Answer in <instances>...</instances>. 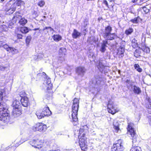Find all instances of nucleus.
Instances as JSON below:
<instances>
[{
  "mask_svg": "<svg viewBox=\"0 0 151 151\" xmlns=\"http://www.w3.org/2000/svg\"><path fill=\"white\" fill-rule=\"evenodd\" d=\"M43 55L41 54H39L37 56V58L38 59H41L43 57Z\"/></svg>",
  "mask_w": 151,
  "mask_h": 151,
  "instance_id": "obj_48",
  "label": "nucleus"
},
{
  "mask_svg": "<svg viewBox=\"0 0 151 151\" xmlns=\"http://www.w3.org/2000/svg\"><path fill=\"white\" fill-rule=\"evenodd\" d=\"M27 22V20L24 18H21L19 21V23L20 25L24 26L25 25Z\"/></svg>",
  "mask_w": 151,
  "mask_h": 151,
  "instance_id": "obj_25",
  "label": "nucleus"
},
{
  "mask_svg": "<svg viewBox=\"0 0 151 151\" xmlns=\"http://www.w3.org/2000/svg\"><path fill=\"white\" fill-rule=\"evenodd\" d=\"M139 19V17H137L136 18H135L133 19H131L130 21L132 22V23L134 24L137 23H138V19Z\"/></svg>",
  "mask_w": 151,
  "mask_h": 151,
  "instance_id": "obj_37",
  "label": "nucleus"
},
{
  "mask_svg": "<svg viewBox=\"0 0 151 151\" xmlns=\"http://www.w3.org/2000/svg\"><path fill=\"white\" fill-rule=\"evenodd\" d=\"M45 2L43 0H41L38 2V5L40 7H42L44 5Z\"/></svg>",
  "mask_w": 151,
  "mask_h": 151,
  "instance_id": "obj_38",
  "label": "nucleus"
},
{
  "mask_svg": "<svg viewBox=\"0 0 151 151\" xmlns=\"http://www.w3.org/2000/svg\"><path fill=\"white\" fill-rule=\"evenodd\" d=\"M17 36L18 39H21L22 38V35L20 34H18Z\"/></svg>",
  "mask_w": 151,
  "mask_h": 151,
  "instance_id": "obj_49",
  "label": "nucleus"
},
{
  "mask_svg": "<svg viewBox=\"0 0 151 151\" xmlns=\"http://www.w3.org/2000/svg\"><path fill=\"white\" fill-rule=\"evenodd\" d=\"M111 5L112 6H112V4H111Z\"/></svg>",
  "mask_w": 151,
  "mask_h": 151,
  "instance_id": "obj_62",
  "label": "nucleus"
},
{
  "mask_svg": "<svg viewBox=\"0 0 151 151\" xmlns=\"http://www.w3.org/2000/svg\"><path fill=\"white\" fill-rule=\"evenodd\" d=\"M117 54L119 56V57H122L124 56V48L123 47H120L118 50Z\"/></svg>",
  "mask_w": 151,
  "mask_h": 151,
  "instance_id": "obj_18",
  "label": "nucleus"
},
{
  "mask_svg": "<svg viewBox=\"0 0 151 151\" xmlns=\"http://www.w3.org/2000/svg\"><path fill=\"white\" fill-rule=\"evenodd\" d=\"M133 29L132 28H129L125 31V33L127 35H130L133 32Z\"/></svg>",
  "mask_w": 151,
  "mask_h": 151,
  "instance_id": "obj_33",
  "label": "nucleus"
},
{
  "mask_svg": "<svg viewBox=\"0 0 151 151\" xmlns=\"http://www.w3.org/2000/svg\"><path fill=\"white\" fill-rule=\"evenodd\" d=\"M146 52L147 53H149L150 52V48L148 47H146Z\"/></svg>",
  "mask_w": 151,
  "mask_h": 151,
  "instance_id": "obj_52",
  "label": "nucleus"
},
{
  "mask_svg": "<svg viewBox=\"0 0 151 151\" xmlns=\"http://www.w3.org/2000/svg\"><path fill=\"white\" fill-rule=\"evenodd\" d=\"M42 111L43 112V114L44 115V116L50 115L51 114V112L47 106H46L44 107L43 108Z\"/></svg>",
  "mask_w": 151,
  "mask_h": 151,
  "instance_id": "obj_15",
  "label": "nucleus"
},
{
  "mask_svg": "<svg viewBox=\"0 0 151 151\" xmlns=\"http://www.w3.org/2000/svg\"><path fill=\"white\" fill-rule=\"evenodd\" d=\"M46 84L47 85V89L50 90L51 88L52 87V84L51 82L50 78L47 79L46 80Z\"/></svg>",
  "mask_w": 151,
  "mask_h": 151,
  "instance_id": "obj_22",
  "label": "nucleus"
},
{
  "mask_svg": "<svg viewBox=\"0 0 151 151\" xmlns=\"http://www.w3.org/2000/svg\"><path fill=\"white\" fill-rule=\"evenodd\" d=\"M103 3L105 4L107 7L108 8H109V5H108V3L107 1L106 0H104L103 2Z\"/></svg>",
  "mask_w": 151,
  "mask_h": 151,
  "instance_id": "obj_47",
  "label": "nucleus"
},
{
  "mask_svg": "<svg viewBox=\"0 0 151 151\" xmlns=\"http://www.w3.org/2000/svg\"><path fill=\"white\" fill-rule=\"evenodd\" d=\"M43 112L41 110H38L36 112V115L38 119H41L44 116V115L43 114Z\"/></svg>",
  "mask_w": 151,
  "mask_h": 151,
  "instance_id": "obj_24",
  "label": "nucleus"
},
{
  "mask_svg": "<svg viewBox=\"0 0 151 151\" xmlns=\"http://www.w3.org/2000/svg\"><path fill=\"white\" fill-rule=\"evenodd\" d=\"M79 100L78 98H75L73 100V105L77 104L78 105H79Z\"/></svg>",
  "mask_w": 151,
  "mask_h": 151,
  "instance_id": "obj_39",
  "label": "nucleus"
},
{
  "mask_svg": "<svg viewBox=\"0 0 151 151\" xmlns=\"http://www.w3.org/2000/svg\"><path fill=\"white\" fill-rule=\"evenodd\" d=\"M47 129V127L45 124L38 123L32 127V129L34 131H45Z\"/></svg>",
  "mask_w": 151,
  "mask_h": 151,
  "instance_id": "obj_8",
  "label": "nucleus"
},
{
  "mask_svg": "<svg viewBox=\"0 0 151 151\" xmlns=\"http://www.w3.org/2000/svg\"><path fill=\"white\" fill-rule=\"evenodd\" d=\"M66 50L64 47H61L59 50V55L61 57H63L65 55V53L66 52Z\"/></svg>",
  "mask_w": 151,
  "mask_h": 151,
  "instance_id": "obj_21",
  "label": "nucleus"
},
{
  "mask_svg": "<svg viewBox=\"0 0 151 151\" xmlns=\"http://www.w3.org/2000/svg\"><path fill=\"white\" fill-rule=\"evenodd\" d=\"M118 143L114 144L111 149V151H123L124 150V147L122 145L121 140H118Z\"/></svg>",
  "mask_w": 151,
  "mask_h": 151,
  "instance_id": "obj_9",
  "label": "nucleus"
},
{
  "mask_svg": "<svg viewBox=\"0 0 151 151\" xmlns=\"http://www.w3.org/2000/svg\"><path fill=\"white\" fill-rule=\"evenodd\" d=\"M15 9H10L8 10V11L9 13L10 14H12L15 11Z\"/></svg>",
  "mask_w": 151,
  "mask_h": 151,
  "instance_id": "obj_45",
  "label": "nucleus"
},
{
  "mask_svg": "<svg viewBox=\"0 0 151 151\" xmlns=\"http://www.w3.org/2000/svg\"><path fill=\"white\" fill-rule=\"evenodd\" d=\"M104 60L100 59L99 61V63L97 65V67L100 72L102 73H104V74H106L109 71V67L108 66L104 65Z\"/></svg>",
  "mask_w": 151,
  "mask_h": 151,
  "instance_id": "obj_5",
  "label": "nucleus"
},
{
  "mask_svg": "<svg viewBox=\"0 0 151 151\" xmlns=\"http://www.w3.org/2000/svg\"><path fill=\"white\" fill-rule=\"evenodd\" d=\"M37 139H34L31 140L29 142L30 144L32 145L33 147H34L35 148V147H37V146L35 145L37 144Z\"/></svg>",
  "mask_w": 151,
  "mask_h": 151,
  "instance_id": "obj_31",
  "label": "nucleus"
},
{
  "mask_svg": "<svg viewBox=\"0 0 151 151\" xmlns=\"http://www.w3.org/2000/svg\"><path fill=\"white\" fill-rule=\"evenodd\" d=\"M44 73V74H45V73Z\"/></svg>",
  "mask_w": 151,
  "mask_h": 151,
  "instance_id": "obj_63",
  "label": "nucleus"
},
{
  "mask_svg": "<svg viewBox=\"0 0 151 151\" xmlns=\"http://www.w3.org/2000/svg\"><path fill=\"white\" fill-rule=\"evenodd\" d=\"M45 30H48V31L50 32L54 31L53 29L50 27H46L45 28H43L42 29H41L40 30V33L43 34V31H44Z\"/></svg>",
  "mask_w": 151,
  "mask_h": 151,
  "instance_id": "obj_27",
  "label": "nucleus"
},
{
  "mask_svg": "<svg viewBox=\"0 0 151 151\" xmlns=\"http://www.w3.org/2000/svg\"><path fill=\"white\" fill-rule=\"evenodd\" d=\"M20 31L22 33H26L28 32L29 30L27 27H24L21 28Z\"/></svg>",
  "mask_w": 151,
  "mask_h": 151,
  "instance_id": "obj_35",
  "label": "nucleus"
},
{
  "mask_svg": "<svg viewBox=\"0 0 151 151\" xmlns=\"http://www.w3.org/2000/svg\"><path fill=\"white\" fill-rule=\"evenodd\" d=\"M20 14L19 12H16L12 18L13 20L16 22L17 20L20 19L21 17V16L20 15Z\"/></svg>",
  "mask_w": 151,
  "mask_h": 151,
  "instance_id": "obj_20",
  "label": "nucleus"
},
{
  "mask_svg": "<svg viewBox=\"0 0 151 151\" xmlns=\"http://www.w3.org/2000/svg\"><path fill=\"white\" fill-rule=\"evenodd\" d=\"M138 45L137 43H132V45L134 48H135L136 47H137Z\"/></svg>",
  "mask_w": 151,
  "mask_h": 151,
  "instance_id": "obj_44",
  "label": "nucleus"
},
{
  "mask_svg": "<svg viewBox=\"0 0 151 151\" xmlns=\"http://www.w3.org/2000/svg\"><path fill=\"white\" fill-rule=\"evenodd\" d=\"M107 44V42L106 40H104L102 43L100 51L102 53L104 52L106 50V47H107L106 45Z\"/></svg>",
  "mask_w": 151,
  "mask_h": 151,
  "instance_id": "obj_17",
  "label": "nucleus"
},
{
  "mask_svg": "<svg viewBox=\"0 0 151 151\" xmlns=\"http://www.w3.org/2000/svg\"><path fill=\"white\" fill-rule=\"evenodd\" d=\"M141 48L140 47H139L138 49H136L135 52H134V55L137 58L139 56H140V54L141 53Z\"/></svg>",
  "mask_w": 151,
  "mask_h": 151,
  "instance_id": "obj_29",
  "label": "nucleus"
},
{
  "mask_svg": "<svg viewBox=\"0 0 151 151\" xmlns=\"http://www.w3.org/2000/svg\"><path fill=\"white\" fill-rule=\"evenodd\" d=\"M21 2V1H18V2L17 3V4L18 6H19L20 4V3Z\"/></svg>",
  "mask_w": 151,
  "mask_h": 151,
  "instance_id": "obj_55",
  "label": "nucleus"
},
{
  "mask_svg": "<svg viewBox=\"0 0 151 151\" xmlns=\"http://www.w3.org/2000/svg\"><path fill=\"white\" fill-rule=\"evenodd\" d=\"M6 68V67H3L0 65V69L1 70H4Z\"/></svg>",
  "mask_w": 151,
  "mask_h": 151,
  "instance_id": "obj_51",
  "label": "nucleus"
},
{
  "mask_svg": "<svg viewBox=\"0 0 151 151\" xmlns=\"http://www.w3.org/2000/svg\"><path fill=\"white\" fill-rule=\"evenodd\" d=\"M79 105L76 104L73 105L72 107V117L73 122H74L75 123L78 121V118L77 117V112L78 110Z\"/></svg>",
  "mask_w": 151,
  "mask_h": 151,
  "instance_id": "obj_7",
  "label": "nucleus"
},
{
  "mask_svg": "<svg viewBox=\"0 0 151 151\" xmlns=\"http://www.w3.org/2000/svg\"><path fill=\"white\" fill-rule=\"evenodd\" d=\"M126 85L128 88L130 89V86H132V81H130V80L127 79L126 81Z\"/></svg>",
  "mask_w": 151,
  "mask_h": 151,
  "instance_id": "obj_34",
  "label": "nucleus"
},
{
  "mask_svg": "<svg viewBox=\"0 0 151 151\" xmlns=\"http://www.w3.org/2000/svg\"><path fill=\"white\" fill-rule=\"evenodd\" d=\"M43 18H46V17H45V16H43Z\"/></svg>",
  "mask_w": 151,
  "mask_h": 151,
  "instance_id": "obj_58",
  "label": "nucleus"
},
{
  "mask_svg": "<svg viewBox=\"0 0 151 151\" xmlns=\"http://www.w3.org/2000/svg\"><path fill=\"white\" fill-rule=\"evenodd\" d=\"M132 43H137V41L136 40L135 38L132 39Z\"/></svg>",
  "mask_w": 151,
  "mask_h": 151,
  "instance_id": "obj_53",
  "label": "nucleus"
},
{
  "mask_svg": "<svg viewBox=\"0 0 151 151\" xmlns=\"http://www.w3.org/2000/svg\"><path fill=\"white\" fill-rule=\"evenodd\" d=\"M8 109L6 104L0 102V120L5 119V116L8 115Z\"/></svg>",
  "mask_w": 151,
  "mask_h": 151,
  "instance_id": "obj_4",
  "label": "nucleus"
},
{
  "mask_svg": "<svg viewBox=\"0 0 151 151\" xmlns=\"http://www.w3.org/2000/svg\"><path fill=\"white\" fill-rule=\"evenodd\" d=\"M0 47H3L9 53H12V54H15L18 52V50L14 47H9L7 45L5 42L1 43H0Z\"/></svg>",
  "mask_w": 151,
  "mask_h": 151,
  "instance_id": "obj_6",
  "label": "nucleus"
},
{
  "mask_svg": "<svg viewBox=\"0 0 151 151\" xmlns=\"http://www.w3.org/2000/svg\"><path fill=\"white\" fill-rule=\"evenodd\" d=\"M31 39V37L30 36H28L26 40V42L27 44H29Z\"/></svg>",
  "mask_w": 151,
  "mask_h": 151,
  "instance_id": "obj_42",
  "label": "nucleus"
},
{
  "mask_svg": "<svg viewBox=\"0 0 151 151\" xmlns=\"http://www.w3.org/2000/svg\"><path fill=\"white\" fill-rule=\"evenodd\" d=\"M108 111L109 113L114 114L116 112V109L112 103L109 101L108 104Z\"/></svg>",
  "mask_w": 151,
  "mask_h": 151,
  "instance_id": "obj_13",
  "label": "nucleus"
},
{
  "mask_svg": "<svg viewBox=\"0 0 151 151\" xmlns=\"http://www.w3.org/2000/svg\"><path fill=\"white\" fill-rule=\"evenodd\" d=\"M41 20L42 21L43 20L42 19Z\"/></svg>",
  "mask_w": 151,
  "mask_h": 151,
  "instance_id": "obj_64",
  "label": "nucleus"
},
{
  "mask_svg": "<svg viewBox=\"0 0 151 151\" xmlns=\"http://www.w3.org/2000/svg\"><path fill=\"white\" fill-rule=\"evenodd\" d=\"M1 17V14H0V17Z\"/></svg>",
  "mask_w": 151,
  "mask_h": 151,
  "instance_id": "obj_60",
  "label": "nucleus"
},
{
  "mask_svg": "<svg viewBox=\"0 0 151 151\" xmlns=\"http://www.w3.org/2000/svg\"><path fill=\"white\" fill-rule=\"evenodd\" d=\"M12 106L13 109H19L21 106L19 101L17 100H14L12 103Z\"/></svg>",
  "mask_w": 151,
  "mask_h": 151,
  "instance_id": "obj_14",
  "label": "nucleus"
},
{
  "mask_svg": "<svg viewBox=\"0 0 151 151\" xmlns=\"http://www.w3.org/2000/svg\"><path fill=\"white\" fill-rule=\"evenodd\" d=\"M33 14L35 15L36 17H37L39 15V14L36 11H35V10H34L33 11Z\"/></svg>",
  "mask_w": 151,
  "mask_h": 151,
  "instance_id": "obj_46",
  "label": "nucleus"
},
{
  "mask_svg": "<svg viewBox=\"0 0 151 151\" xmlns=\"http://www.w3.org/2000/svg\"><path fill=\"white\" fill-rule=\"evenodd\" d=\"M103 81V78L98 76H96L92 81V86L94 88H97V86L99 85Z\"/></svg>",
  "mask_w": 151,
  "mask_h": 151,
  "instance_id": "obj_10",
  "label": "nucleus"
},
{
  "mask_svg": "<svg viewBox=\"0 0 151 151\" xmlns=\"http://www.w3.org/2000/svg\"><path fill=\"white\" fill-rule=\"evenodd\" d=\"M1 28L4 31H7L8 30V27L6 25H2L1 27Z\"/></svg>",
  "mask_w": 151,
  "mask_h": 151,
  "instance_id": "obj_40",
  "label": "nucleus"
},
{
  "mask_svg": "<svg viewBox=\"0 0 151 151\" xmlns=\"http://www.w3.org/2000/svg\"><path fill=\"white\" fill-rule=\"evenodd\" d=\"M1 1H4V0H0Z\"/></svg>",
  "mask_w": 151,
  "mask_h": 151,
  "instance_id": "obj_59",
  "label": "nucleus"
},
{
  "mask_svg": "<svg viewBox=\"0 0 151 151\" xmlns=\"http://www.w3.org/2000/svg\"><path fill=\"white\" fill-rule=\"evenodd\" d=\"M148 101L149 103L150 106H147V107L148 109V112L151 114V100H149Z\"/></svg>",
  "mask_w": 151,
  "mask_h": 151,
  "instance_id": "obj_36",
  "label": "nucleus"
},
{
  "mask_svg": "<svg viewBox=\"0 0 151 151\" xmlns=\"http://www.w3.org/2000/svg\"><path fill=\"white\" fill-rule=\"evenodd\" d=\"M81 33L78 32L77 30L76 29H74L72 33V35L73 38L76 39L81 36Z\"/></svg>",
  "mask_w": 151,
  "mask_h": 151,
  "instance_id": "obj_19",
  "label": "nucleus"
},
{
  "mask_svg": "<svg viewBox=\"0 0 151 151\" xmlns=\"http://www.w3.org/2000/svg\"><path fill=\"white\" fill-rule=\"evenodd\" d=\"M42 141L40 139H37V144L35 146H37V147H35V148H37L39 149L41 148L42 146Z\"/></svg>",
  "mask_w": 151,
  "mask_h": 151,
  "instance_id": "obj_26",
  "label": "nucleus"
},
{
  "mask_svg": "<svg viewBox=\"0 0 151 151\" xmlns=\"http://www.w3.org/2000/svg\"><path fill=\"white\" fill-rule=\"evenodd\" d=\"M48 32V30H45L44 31H43V34L44 32L45 34H46Z\"/></svg>",
  "mask_w": 151,
  "mask_h": 151,
  "instance_id": "obj_54",
  "label": "nucleus"
},
{
  "mask_svg": "<svg viewBox=\"0 0 151 151\" xmlns=\"http://www.w3.org/2000/svg\"><path fill=\"white\" fill-rule=\"evenodd\" d=\"M40 29L39 28H35V29H34L33 30H34V31H36V30H39L40 31Z\"/></svg>",
  "mask_w": 151,
  "mask_h": 151,
  "instance_id": "obj_57",
  "label": "nucleus"
},
{
  "mask_svg": "<svg viewBox=\"0 0 151 151\" xmlns=\"http://www.w3.org/2000/svg\"><path fill=\"white\" fill-rule=\"evenodd\" d=\"M53 38L54 40L58 42L61 40L62 37L59 35H54L53 36Z\"/></svg>",
  "mask_w": 151,
  "mask_h": 151,
  "instance_id": "obj_30",
  "label": "nucleus"
},
{
  "mask_svg": "<svg viewBox=\"0 0 151 151\" xmlns=\"http://www.w3.org/2000/svg\"><path fill=\"white\" fill-rule=\"evenodd\" d=\"M134 67L138 72L141 73L142 72V69L140 67V66L138 64H134Z\"/></svg>",
  "mask_w": 151,
  "mask_h": 151,
  "instance_id": "obj_32",
  "label": "nucleus"
},
{
  "mask_svg": "<svg viewBox=\"0 0 151 151\" xmlns=\"http://www.w3.org/2000/svg\"><path fill=\"white\" fill-rule=\"evenodd\" d=\"M138 0H132V2L133 3H134L135 2H137V1Z\"/></svg>",
  "mask_w": 151,
  "mask_h": 151,
  "instance_id": "obj_56",
  "label": "nucleus"
},
{
  "mask_svg": "<svg viewBox=\"0 0 151 151\" xmlns=\"http://www.w3.org/2000/svg\"><path fill=\"white\" fill-rule=\"evenodd\" d=\"M142 9L146 13H148L149 11V9H147L146 7H143Z\"/></svg>",
  "mask_w": 151,
  "mask_h": 151,
  "instance_id": "obj_43",
  "label": "nucleus"
},
{
  "mask_svg": "<svg viewBox=\"0 0 151 151\" xmlns=\"http://www.w3.org/2000/svg\"><path fill=\"white\" fill-rule=\"evenodd\" d=\"M19 109H13V113L14 116H18L21 114V112Z\"/></svg>",
  "mask_w": 151,
  "mask_h": 151,
  "instance_id": "obj_28",
  "label": "nucleus"
},
{
  "mask_svg": "<svg viewBox=\"0 0 151 151\" xmlns=\"http://www.w3.org/2000/svg\"><path fill=\"white\" fill-rule=\"evenodd\" d=\"M86 69L83 67H79L76 69V73L80 77H83L86 73Z\"/></svg>",
  "mask_w": 151,
  "mask_h": 151,
  "instance_id": "obj_11",
  "label": "nucleus"
},
{
  "mask_svg": "<svg viewBox=\"0 0 151 151\" xmlns=\"http://www.w3.org/2000/svg\"><path fill=\"white\" fill-rule=\"evenodd\" d=\"M88 128L86 125L81 127L79 129L80 135L78 137L79 145L82 150L84 151H86L88 148L87 138L85 134V132L88 130Z\"/></svg>",
  "mask_w": 151,
  "mask_h": 151,
  "instance_id": "obj_1",
  "label": "nucleus"
},
{
  "mask_svg": "<svg viewBox=\"0 0 151 151\" xmlns=\"http://www.w3.org/2000/svg\"><path fill=\"white\" fill-rule=\"evenodd\" d=\"M128 125L127 128L128 131L127 134L129 135H130L132 137V142L133 145L132 147L130 150V151H141L140 147L139 146H135L136 144H134V143H137V135L133 127L134 125L132 123H128Z\"/></svg>",
  "mask_w": 151,
  "mask_h": 151,
  "instance_id": "obj_2",
  "label": "nucleus"
},
{
  "mask_svg": "<svg viewBox=\"0 0 151 151\" xmlns=\"http://www.w3.org/2000/svg\"><path fill=\"white\" fill-rule=\"evenodd\" d=\"M132 90L134 93L137 94H139L141 93L140 88L135 85L132 86Z\"/></svg>",
  "mask_w": 151,
  "mask_h": 151,
  "instance_id": "obj_16",
  "label": "nucleus"
},
{
  "mask_svg": "<svg viewBox=\"0 0 151 151\" xmlns=\"http://www.w3.org/2000/svg\"><path fill=\"white\" fill-rule=\"evenodd\" d=\"M114 128L116 131L118 132L119 129V125L118 121L116 120H114L113 123Z\"/></svg>",
  "mask_w": 151,
  "mask_h": 151,
  "instance_id": "obj_23",
  "label": "nucleus"
},
{
  "mask_svg": "<svg viewBox=\"0 0 151 151\" xmlns=\"http://www.w3.org/2000/svg\"><path fill=\"white\" fill-rule=\"evenodd\" d=\"M112 30V28L110 26L105 27V30L102 35L105 39L112 40L115 39L117 37L116 35L114 33H111Z\"/></svg>",
  "mask_w": 151,
  "mask_h": 151,
  "instance_id": "obj_3",
  "label": "nucleus"
},
{
  "mask_svg": "<svg viewBox=\"0 0 151 151\" xmlns=\"http://www.w3.org/2000/svg\"><path fill=\"white\" fill-rule=\"evenodd\" d=\"M3 97V90H0V101H2Z\"/></svg>",
  "mask_w": 151,
  "mask_h": 151,
  "instance_id": "obj_41",
  "label": "nucleus"
},
{
  "mask_svg": "<svg viewBox=\"0 0 151 151\" xmlns=\"http://www.w3.org/2000/svg\"><path fill=\"white\" fill-rule=\"evenodd\" d=\"M111 2H111V1H110V3H111Z\"/></svg>",
  "mask_w": 151,
  "mask_h": 151,
  "instance_id": "obj_61",
  "label": "nucleus"
},
{
  "mask_svg": "<svg viewBox=\"0 0 151 151\" xmlns=\"http://www.w3.org/2000/svg\"><path fill=\"white\" fill-rule=\"evenodd\" d=\"M148 121L150 125H151V116H149L148 117Z\"/></svg>",
  "mask_w": 151,
  "mask_h": 151,
  "instance_id": "obj_50",
  "label": "nucleus"
},
{
  "mask_svg": "<svg viewBox=\"0 0 151 151\" xmlns=\"http://www.w3.org/2000/svg\"><path fill=\"white\" fill-rule=\"evenodd\" d=\"M20 96L22 98L21 99V102L22 105L25 107H27L29 104L28 98L26 96Z\"/></svg>",
  "mask_w": 151,
  "mask_h": 151,
  "instance_id": "obj_12",
  "label": "nucleus"
}]
</instances>
